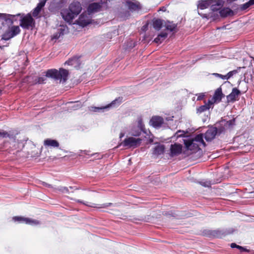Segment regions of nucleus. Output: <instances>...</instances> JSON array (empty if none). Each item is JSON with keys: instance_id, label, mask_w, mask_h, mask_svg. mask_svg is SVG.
<instances>
[{"instance_id": "5701e85b", "label": "nucleus", "mask_w": 254, "mask_h": 254, "mask_svg": "<svg viewBox=\"0 0 254 254\" xmlns=\"http://www.w3.org/2000/svg\"><path fill=\"white\" fill-rule=\"evenodd\" d=\"M219 13L221 17H223L233 15V11L228 7L222 9L219 11Z\"/></svg>"}, {"instance_id": "a878e982", "label": "nucleus", "mask_w": 254, "mask_h": 254, "mask_svg": "<svg viewBox=\"0 0 254 254\" xmlns=\"http://www.w3.org/2000/svg\"><path fill=\"white\" fill-rule=\"evenodd\" d=\"M164 26L167 30L170 31V32H173L175 31V29L177 26V24L173 23V22L167 21L165 23Z\"/></svg>"}, {"instance_id": "c9c22d12", "label": "nucleus", "mask_w": 254, "mask_h": 254, "mask_svg": "<svg viewBox=\"0 0 254 254\" xmlns=\"http://www.w3.org/2000/svg\"><path fill=\"white\" fill-rule=\"evenodd\" d=\"M58 190L63 193H68L69 192L68 188L65 187H60Z\"/></svg>"}, {"instance_id": "f704fd0d", "label": "nucleus", "mask_w": 254, "mask_h": 254, "mask_svg": "<svg viewBox=\"0 0 254 254\" xmlns=\"http://www.w3.org/2000/svg\"><path fill=\"white\" fill-rule=\"evenodd\" d=\"M46 1L47 0H40L39 2L37 4V7L41 9L45 5Z\"/></svg>"}, {"instance_id": "5fc2aeb1", "label": "nucleus", "mask_w": 254, "mask_h": 254, "mask_svg": "<svg viewBox=\"0 0 254 254\" xmlns=\"http://www.w3.org/2000/svg\"><path fill=\"white\" fill-rule=\"evenodd\" d=\"M45 185L46 186H48V187H50V186H51L50 185H48V184H47V183H45Z\"/></svg>"}, {"instance_id": "cd10ccee", "label": "nucleus", "mask_w": 254, "mask_h": 254, "mask_svg": "<svg viewBox=\"0 0 254 254\" xmlns=\"http://www.w3.org/2000/svg\"><path fill=\"white\" fill-rule=\"evenodd\" d=\"M119 17L122 20H125L130 16V13L128 9H121L119 13Z\"/></svg>"}, {"instance_id": "4468645a", "label": "nucleus", "mask_w": 254, "mask_h": 254, "mask_svg": "<svg viewBox=\"0 0 254 254\" xmlns=\"http://www.w3.org/2000/svg\"><path fill=\"white\" fill-rule=\"evenodd\" d=\"M232 232L233 231L230 230H215L210 231L209 235L214 237L222 238L226 235L232 233Z\"/></svg>"}, {"instance_id": "dca6fc26", "label": "nucleus", "mask_w": 254, "mask_h": 254, "mask_svg": "<svg viewBox=\"0 0 254 254\" xmlns=\"http://www.w3.org/2000/svg\"><path fill=\"white\" fill-rule=\"evenodd\" d=\"M241 92L236 88H234L232 89L231 93L227 96V102H234L236 100V99L238 97L240 94Z\"/></svg>"}, {"instance_id": "f8f14e48", "label": "nucleus", "mask_w": 254, "mask_h": 254, "mask_svg": "<svg viewBox=\"0 0 254 254\" xmlns=\"http://www.w3.org/2000/svg\"><path fill=\"white\" fill-rule=\"evenodd\" d=\"M221 7V6H216L217 9L212 10V12L208 13L202 14L199 11H198V13L199 15L201 16L202 18H206L207 19H211L212 20H215L219 17L220 14L217 10L219 9Z\"/></svg>"}, {"instance_id": "9d476101", "label": "nucleus", "mask_w": 254, "mask_h": 254, "mask_svg": "<svg viewBox=\"0 0 254 254\" xmlns=\"http://www.w3.org/2000/svg\"><path fill=\"white\" fill-rule=\"evenodd\" d=\"M12 219L14 221H17L20 223H24L25 224H30L31 225H37L40 223V222L37 220L25 218L21 216L13 217Z\"/></svg>"}, {"instance_id": "c756f323", "label": "nucleus", "mask_w": 254, "mask_h": 254, "mask_svg": "<svg viewBox=\"0 0 254 254\" xmlns=\"http://www.w3.org/2000/svg\"><path fill=\"white\" fill-rule=\"evenodd\" d=\"M79 63V58L77 57H73L65 63V64H67L68 65H74L78 64Z\"/></svg>"}, {"instance_id": "09e8293b", "label": "nucleus", "mask_w": 254, "mask_h": 254, "mask_svg": "<svg viewBox=\"0 0 254 254\" xmlns=\"http://www.w3.org/2000/svg\"><path fill=\"white\" fill-rule=\"evenodd\" d=\"M147 27H148V24L147 23V24H145L144 25H143V26H142V30L143 31H146V30H147Z\"/></svg>"}, {"instance_id": "3c124183", "label": "nucleus", "mask_w": 254, "mask_h": 254, "mask_svg": "<svg viewBox=\"0 0 254 254\" xmlns=\"http://www.w3.org/2000/svg\"><path fill=\"white\" fill-rule=\"evenodd\" d=\"M249 5H252L254 4V0H250L249 1Z\"/></svg>"}, {"instance_id": "4c0bfd02", "label": "nucleus", "mask_w": 254, "mask_h": 254, "mask_svg": "<svg viewBox=\"0 0 254 254\" xmlns=\"http://www.w3.org/2000/svg\"><path fill=\"white\" fill-rule=\"evenodd\" d=\"M46 80L44 77H39L36 80V83L39 84H43Z\"/></svg>"}, {"instance_id": "aec40b11", "label": "nucleus", "mask_w": 254, "mask_h": 254, "mask_svg": "<svg viewBox=\"0 0 254 254\" xmlns=\"http://www.w3.org/2000/svg\"><path fill=\"white\" fill-rule=\"evenodd\" d=\"M77 23L78 25L84 27L90 23V20L86 15L82 14L77 19Z\"/></svg>"}, {"instance_id": "bf43d9fd", "label": "nucleus", "mask_w": 254, "mask_h": 254, "mask_svg": "<svg viewBox=\"0 0 254 254\" xmlns=\"http://www.w3.org/2000/svg\"><path fill=\"white\" fill-rule=\"evenodd\" d=\"M101 3H102L103 2L102 1V0H101Z\"/></svg>"}, {"instance_id": "f257e3e1", "label": "nucleus", "mask_w": 254, "mask_h": 254, "mask_svg": "<svg viewBox=\"0 0 254 254\" xmlns=\"http://www.w3.org/2000/svg\"><path fill=\"white\" fill-rule=\"evenodd\" d=\"M69 72L63 68L59 70L55 68L50 69L47 70L46 76L53 79L55 81H59L60 83H64L68 79Z\"/></svg>"}, {"instance_id": "e433bc0d", "label": "nucleus", "mask_w": 254, "mask_h": 254, "mask_svg": "<svg viewBox=\"0 0 254 254\" xmlns=\"http://www.w3.org/2000/svg\"><path fill=\"white\" fill-rule=\"evenodd\" d=\"M199 183L204 187H210L211 186V183L209 181H200Z\"/></svg>"}, {"instance_id": "603ef678", "label": "nucleus", "mask_w": 254, "mask_h": 254, "mask_svg": "<svg viewBox=\"0 0 254 254\" xmlns=\"http://www.w3.org/2000/svg\"><path fill=\"white\" fill-rule=\"evenodd\" d=\"M17 17H10V18H11V19H11L13 23L14 22V21H16L17 20Z\"/></svg>"}, {"instance_id": "8fccbe9b", "label": "nucleus", "mask_w": 254, "mask_h": 254, "mask_svg": "<svg viewBox=\"0 0 254 254\" xmlns=\"http://www.w3.org/2000/svg\"><path fill=\"white\" fill-rule=\"evenodd\" d=\"M238 245H237L235 243H231V247L232 248H238Z\"/></svg>"}, {"instance_id": "423d86ee", "label": "nucleus", "mask_w": 254, "mask_h": 254, "mask_svg": "<svg viewBox=\"0 0 254 254\" xmlns=\"http://www.w3.org/2000/svg\"><path fill=\"white\" fill-rule=\"evenodd\" d=\"M235 119L226 121L222 120L217 124V128L218 129V134H220L224 132L225 130L230 129L235 125Z\"/></svg>"}, {"instance_id": "13d9d810", "label": "nucleus", "mask_w": 254, "mask_h": 254, "mask_svg": "<svg viewBox=\"0 0 254 254\" xmlns=\"http://www.w3.org/2000/svg\"><path fill=\"white\" fill-rule=\"evenodd\" d=\"M69 188H70V189H72L73 188V187H69Z\"/></svg>"}, {"instance_id": "49530a36", "label": "nucleus", "mask_w": 254, "mask_h": 254, "mask_svg": "<svg viewBox=\"0 0 254 254\" xmlns=\"http://www.w3.org/2000/svg\"><path fill=\"white\" fill-rule=\"evenodd\" d=\"M141 133V131L138 130V131L137 132H132L131 133V134L133 135V136H138Z\"/></svg>"}, {"instance_id": "0eeeda50", "label": "nucleus", "mask_w": 254, "mask_h": 254, "mask_svg": "<svg viewBox=\"0 0 254 254\" xmlns=\"http://www.w3.org/2000/svg\"><path fill=\"white\" fill-rule=\"evenodd\" d=\"M21 13H18L16 14H9L6 13H0V23L3 26H5L8 28H9L12 24L13 22L12 21L11 18L14 17H18V16L20 15Z\"/></svg>"}, {"instance_id": "7c9ffc66", "label": "nucleus", "mask_w": 254, "mask_h": 254, "mask_svg": "<svg viewBox=\"0 0 254 254\" xmlns=\"http://www.w3.org/2000/svg\"><path fill=\"white\" fill-rule=\"evenodd\" d=\"M241 68V67H238L237 69L233 70L232 71H231L229 72L227 75H226V79H228L231 77H232L234 74H236L239 71V70H240Z\"/></svg>"}, {"instance_id": "7ed1b4c3", "label": "nucleus", "mask_w": 254, "mask_h": 254, "mask_svg": "<svg viewBox=\"0 0 254 254\" xmlns=\"http://www.w3.org/2000/svg\"><path fill=\"white\" fill-rule=\"evenodd\" d=\"M19 16L20 17V26L26 29H29L30 28H33L35 25V21L32 18L31 14L28 13L26 15L21 13Z\"/></svg>"}, {"instance_id": "6ab92c4d", "label": "nucleus", "mask_w": 254, "mask_h": 254, "mask_svg": "<svg viewBox=\"0 0 254 254\" xmlns=\"http://www.w3.org/2000/svg\"><path fill=\"white\" fill-rule=\"evenodd\" d=\"M182 146L180 144H174L173 145H171L170 148L171 154L170 155L171 156H176L181 153L182 152Z\"/></svg>"}, {"instance_id": "c85d7f7f", "label": "nucleus", "mask_w": 254, "mask_h": 254, "mask_svg": "<svg viewBox=\"0 0 254 254\" xmlns=\"http://www.w3.org/2000/svg\"><path fill=\"white\" fill-rule=\"evenodd\" d=\"M164 151V145L158 144L153 148V154L156 155H161L163 153Z\"/></svg>"}, {"instance_id": "39448f33", "label": "nucleus", "mask_w": 254, "mask_h": 254, "mask_svg": "<svg viewBox=\"0 0 254 254\" xmlns=\"http://www.w3.org/2000/svg\"><path fill=\"white\" fill-rule=\"evenodd\" d=\"M116 2L122 5V6H125L133 12L138 11L141 9V6L137 2H133L130 0H116Z\"/></svg>"}, {"instance_id": "6e6552de", "label": "nucleus", "mask_w": 254, "mask_h": 254, "mask_svg": "<svg viewBox=\"0 0 254 254\" xmlns=\"http://www.w3.org/2000/svg\"><path fill=\"white\" fill-rule=\"evenodd\" d=\"M20 29L18 26H12L8 28L2 36V39L7 41L19 34Z\"/></svg>"}, {"instance_id": "4d7b16f0", "label": "nucleus", "mask_w": 254, "mask_h": 254, "mask_svg": "<svg viewBox=\"0 0 254 254\" xmlns=\"http://www.w3.org/2000/svg\"><path fill=\"white\" fill-rule=\"evenodd\" d=\"M90 206H91V207H97V206H94L93 205H90Z\"/></svg>"}, {"instance_id": "a18cd8bd", "label": "nucleus", "mask_w": 254, "mask_h": 254, "mask_svg": "<svg viewBox=\"0 0 254 254\" xmlns=\"http://www.w3.org/2000/svg\"><path fill=\"white\" fill-rule=\"evenodd\" d=\"M61 36V35L60 34H59V33L58 32L57 33H56L54 35L53 39H58L59 38H60Z\"/></svg>"}, {"instance_id": "6e6d98bb", "label": "nucleus", "mask_w": 254, "mask_h": 254, "mask_svg": "<svg viewBox=\"0 0 254 254\" xmlns=\"http://www.w3.org/2000/svg\"><path fill=\"white\" fill-rule=\"evenodd\" d=\"M77 201L78 202L82 203V202L80 200H77Z\"/></svg>"}, {"instance_id": "f3484780", "label": "nucleus", "mask_w": 254, "mask_h": 254, "mask_svg": "<svg viewBox=\"0 0 254 254\" xmlns=\"http://www.w3.org/2000/svg\"><path fill=\"white\" fill-rule=\"evenodd\" d=\"M61 14L64 20L68 22H71L72 19L76 16L75 15L73 14V12L71 11L69 8L63 10L61 12Z\"/></svg>"}, {"instance_id": "393cba45", "label": "nucleus", "mask_w": 254, "mask_h": 254, "mask_svg": "<svg viewBox=\"0 0 254 254\" xmlns=\"http://www.w3.org/2000/svg\"><path fill=\"white\" fill-rule=\"evenodd\" d=\"M163 20L160 19H154L153 20V28L159 31L162 28L163 25Z\"/></svg>"}, {"instance_id": "20e7f679", "label": "nucleus", "mask_w": 254, "mask_h": 254, "mask_svg": "<svg viewBox=\"0 0 254 254\" xmlns=\"http://www.w3.org/2000/svg\"><path fill=\"white\" fill-rule=\"evenodd\" d=\"M141 140L139 138H136L133 137H129L125 139L119 145H123L126 148H135L140 145Z\"/></svg>"}, {"instance_id": "f03ea898", "label": "nucleus", "mask_w": 254, "mask_h": 254, "mask_svg": "<svg viewBox=\"0 0 254 254\" xmlns=\"http://www.w3.org/2000/svg\"><path fill=\"white\" fill-rule=\"evenodd\" d=\"M203 134L197 135L194 138L188 139L184 140V144L186 148L188 150L191 151L192 152H196L200 149V147L206 146L205 143L203 140Z\"/></svg>"}, {"instance_id": "ddd939ff", "label": "nucleus", "mask_w": 254, "mask_h": 254, "mask_svg": "<svg viewBox=\"0 0 254 254\" xmlns=\"http://www.w3.org/2000/svg\"><path fill=\"white\" fill-rule=\"evenodd\" d=\"M217 133H218L217 127H211L206 131L204 137L206 141H210L215 138Z\"/></svg>"}, {"instance_id": "37998d69", "label": "nucleus", "mask_w": 254, "mask_h": 254, "mask_svg": "<svg viewBox=\"0 0 254 254\" xmlns=\"http://www.w3.org/2000/svg\"><path fill=\"white\" fill-rule=\"evenodd\" d=\"M77 104L74 105V106H72L71 107L74 108V109H77L80 107L81 105L80 103H79V102H77Z\"/></svg>"}, {"instance_id": "9b49d317", "label": "nucleus", "mask_w": 254, "mask_h": 254, "mask_svg": "<svg viewBox=\"0 0 254 254\" xmlns=\"http://www.w3.org/2000/svg\"><path fill=\"white\" fill-rule=\"evenodd\" d=\"M150 124L154 127L159 128L164 126V120L160 116H153L150 121Z\"/></svg>"}, {"instance_id": "4be33fe9", "label": "nucleus", "mask_w": 254, "mask_h": 254, "mask_svg": "<svg viewBox=\"0 0 254 254\" xmlns=\"http://www.w3.org/2000/svg\"><path fill=\"white\" fill-rule=\"evenodd\" d=\"M213 105V102L208 100L207 103H205V105H202L200 106L197 109V112L199 113H201L204 111H206L209 110L211 106Z\"/></svg>"}, {"instance_id": "c03bdc74", "label": "nucleus", "mask_w": 254, "mask_h": 254, "mask_svg": "<svg viewBox=\"0 0 254 254\" xmlns=\"http://www.w3.org/2000/svg\"><path fill=\"white\" fill-rule=\"evenodd\" d=\"M238 249H239L240 250H241V251L242 252H247L248 251L246 248L242 247V246H238Z\"/></svg>"}, {"instance_id": "473e14b6", "label": "nucleus", "mask_w": 254, "mask_h": 254, "mask_svg": "<svg viewBox=\"0 0 254 254\" xmlns=\"http://www.w3.org/2000/svg\"><path fill=\"white\" fill-rule=\"evenodd\" d=\"M52 2L54 5L59 6L64 3V0H52Z\"/></svg>"}, {"instance_id": "79ce46f5", "label": "nucleus", "mask_w": 254, "mask_h": 254, "mask_svg": "<svg viewBox=\"0 0 254 254\" xmlns=\"http://www.w3.org/2000/svg\"><path fill=\"white\" fill-rule=\"evenodd\" d=\"M112 205H113V204L112 203H104V204H101V206H99V207L106 208V207H109L110 206H112Z\"/></svg>"}, {"instance_id": "2f4dec72", "label": "nucleus", "mask_w": 254, "mask_h": 254, "mask_svg": "<svg viewBox=\"0 0 254 254\" xmlns=\"http://www.w3.org/2000/svg\"><path fill=\"white\" fill-rule=\"evenodd\" d=\"M58 30L59 34H60L62 36L64 35V34L67 32L68 29L65 26H61V27L59 28Z\"/></svg>"}, {"instance_id": "412c9836", "label": "nucleus", "mask_w": 254, "mask_h": 254, "mask_svg": "<svg viewBox=\"0 0 254 254\" xmlns=\"http://www.w3.org/2000/svg\"><path fill=\"white\" fill-rule=\"evenodd\" d=\"M101 7L100 3L94 2L89 4L87 11L89 14H92L100 11Z\"/></svg>"}, {"instance_id": "1a4fd4ad", "label": "nucleus", "mask_w": 254, "mask_h": 254, "mask_svg": "<svg viewBox=\"0 0 254 254\" xmlns=\"http://www.w3.org/2000/svg\"><path fill=\"white\" fill-rule=\"evenodd\" d=\"M122 97H119L106 106L101 107H91L92 111L95 112H104L105 110L108 109L111 107H116L118 106L122 102Z\"/></svg>"}, {"instance_id": "de8ad7c7", "label": "nucleus", "mask_w": 254, "mask_h": 254, "mask_svg": "<svg viewBox=\"0 0 254 254\" xmlns=\"http://www.w3.org/2000/svg\"><path fill=\"white\" fill-rule=\"evenodd\" d=\"M204 95L203 94H201L199 95V96L197 97V100H200L202 99L204 97Z\"/></svg>"}, {"instance_id": "ea45409f", "label": "nucleus", "mask_w": 254, "mask_h": 254, "mask_svg": "<svg viewBox=\"0 0 254 254\" xmlns=\"http://www.w3.org/2000/svg\"><path fill=\"white\" fill-rule=\"evenodd\" d=\"M8 136L9 134L7 132L4 131H0V137L4 138Z\"/></svg>"}, {"instance_id": "b1692460", "label": "nucleus", "mask_w": 254, "mask_h": 254, "mask_svg": "<svg viewBox=\"0 0 254 254\" xmlns=\"http://www.w3.org/2000/svg\"><path fill=\"white\" fill-rule=\"evenodd\" d=\"M44 145L53 147H58L59 146V143L56 140L47 139L44 141Z\"/></svg>"}, {"instance_id": "72a5a7b5", "label": "nucleus", "mask_w": 254, "mask_h": 254, "mask_svg": "<svg viewBox=\"0 0 254 254\" xmlns=\"http://www.w3.org/2000/svg\"><path fill=\"white\" fill-rule=\"evenodd\" d=\"M41 9L37 6L34 9L32 15L34 17H37Z\"/></svg>"}, {"instance_id": "a211bd4d", "label": "nucleus", "mask_w": 254, "mask_h": 254, "mask_svg": "<svg viewBox=\"0 0 254 254\" xmlns=\"http://www.w3.org/2000/svg\"><path fill=\"white\" fill-rule=\"evenodd\" d=\"M223 97H224V95L222 92V89L221 87H219L215 91L211 101L213 102V104L216 102H219Z\"/></svg>"}, {"instance_id": "58836bf2", "label": "nucleus", "mask_w": 254, "mask_h": 254, "mask_svg": "<svg viewBox=\"0 0 254 254\" xmlns=\"http://www.w3.org/2000/svg\"><path fill=\"white\" fill-rule=\"evenodd\" d=\"M251 5H249V2H247L241 5L240 8L242 10H245L249 8Z\"/></svg>"}, {"instance_id": "2eb2a0df", "label": "nucleus", "mask_w": 254, "mask_h": 254, "mask_svg": "<svg viewBox=\"0 0 254 254\" xmlns=\"http://www.w3.org/2000/svg\"><path fill=\"white\" fill-rule=\"evenodd\" d=\"M69 9L72 11L73 14L76 16L80 12L82 7L80 2L78 1H75L71 3L69 6Z\"/></svg>"}, {"instance_id": "a19ab883", "label": "nucleus", "mask_w": 254, "mask_h": 254, "mask_svg": "<svg viewBox=\"0 0 254 254\" xmlns=\"http://www.w3.org/2000/svg\"><path fill=\"white\" fill-rule=\"evenodd\" d=\"M213 75H214L215 77L221 78L222 79H224V80L226 79V75H222L221 74H219L217 73H213Z\"/></svg>"}, {"instance_id": "bb28decb", "label": "nucleus", "mask_w": 254, "mask_h": 254, "mask_svg": "<svg viewBox=\"0 0 254 254\" xmlns=\"http://www.w3.org/2000/svg\"><path fill=\"white\" fill-rule=\"evenodd\" d=\"M167 36L168 34L166 32H162L155 38L154 41L156 43H161L167 38Z\"/></svg>"}, {"instance_id": "864d4df0", "label": "nucleus", "mask_w": 254, "mask_h": 254, "mask_svg": "<svg viewBox=\"0 0 254 254\" xmlns=\"http://www.w3.org/2000/svg\"><path fill=\"white\" fill-rule=\"evenodd\" d=\"M125 135V133L123 132H121L120 134V138H122Z\"/></svg>"}]
</instances>
